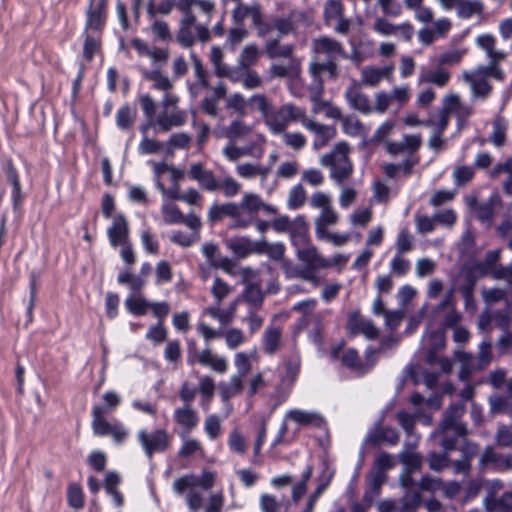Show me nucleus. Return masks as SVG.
Masks as SVG:
<instances>
[{"mask_svg":"<svg viewBox=\"0 0 512 512\" xmlns=\"http://www.w3.org/2000/svg\"><path fill=\"white\" fill-rule=\"evenodd\" d=\"M313 51L315 55L309 65V72L313 85L319 93H322L324 90V75H327L328 80H336L340 74L338 62L346 54L341 42L328 36L315 39L313 41Z\"/></svg>","mask_w":512,"mask_h":512,"instance_id":"nucleus-1","label":"nucleus"},{"mask_svg":"<svg viewBox=\"0 0 512 512\" xmlns=\"http://www.w3.org/2000/svg\"><path fill=\"white\" fill-rule=\"evenodd\" d=\"M109 19V0L88 2L85 10L82 59L91 63L95 56L103 52V36Z\"/></svg>","mask_w":512,"mask_h":512,"instance_id":"nucleus-2","label":"nucleus"},{"mask_svg":"<svg viewBox=\"0 0 512 512\" xmlns=\"http://www.w3.org/2000/svg\"><path fill=\"white\" fill-rule=\"evenodd\" d=\"M215 382L207 375L199 377V386H195L189 381H184L179 390V398L184 405L191 406L195 400L197 392L200 393V406L203 410H208L215 395Z\"/></svg>","mask_w":512,"mask_h":512,"instance_id":"nucleus-3","label":"nucleus"},{"mask_svg":"<svg viewBox=\"0 0 512 512\" xmlns=\"http://www.w3.org/2000/svg\"><path fill=\"white\" fill-rule=\"evenodd\" d=\"M297 259L304 264L302 270V279L313 281L316 278V272L333 265L332 262L322 257L314 245L302 247L296 251Z\"/></svg>","mask_w":512,"mask_h":512,"instance_id":"nucleus-4","label":"nucleus"},{"mask_svg":"<svg viewBox=\"0 0 512 512\" xmlns=\"http://www.w3.org/2000/svg\"><path fill=\"white\" fill-rule=\"evenodd\" d=\"M137 439L149 459L156 453H164L171 442V436L165 429H156L153 432L142 429L138 432Z\"/></svg>","mask_w":512,"mask_h":512,"instance_id":"nucleus-5","label":"nucleus"},{"mask_svg":"<svg viewBox=\"0 0 512 512\" xmlns=\"http://www.w3.org/2000/svg\"><path fill=\"white\" fill-rule=\"evenodd\" d=\"M465 408L461 403L451 404L444 412L440 423L441 432H456V436H465L467 428L464 423L459 422L463 416Z\"/></svg>","mask_w":512,"mask_h":512,"instance_id":"nucleus-6","label":"nucleus"},{"mask_svg":"<svg viewBox=\"0 0 512 512\" xmlns=\"http://www.w3.org/2000/svg\"><path fill=\"white\" fill-rule=\"evenodd\" d=\"M447 308H450V311L445 315L440 324V328L444 331L456 328L462 319L461 314L456 310L453 304V295L451 291L445 295L443 300L433 309L432 313L436 317Z\"/></svg>","mask_w":512,"mask_h":512,"instance_id":"nucleus-7","label":"nucleus"},{"mask_svg":"<svg viewBox=\"0 0 512 512\" xmlns=\"http://www.w3.org/2000/svg\"><path fill=\"white\" fill-rule=\"evenodd\" d=\"M324 166L330 167L331 177L339 183L349 178L353 172V165L350 159H335L334 154H325L321 158Z\"/></svg>","mask_w":512,"mask_h":512,"instance_id":"nucleus-8","label":"nucleus"},{"mask_svg":"<svg viewBox=\"0 0 512 512\" xmlns=\"http://www.w3.org/2000/svg\"><path fill=\"white\" fill-rule=\"evenodd\" d=\"M107 235L113 247L129 243V225L124 214L120 213L114 217L112 225L107 230Z\"/></svg>","mask_w":512,"mask_h":512,"instance_id":"nucleus-9","label":"nucleus"},{"mask_svg":"<svg viewBox=\"0 0 512 512\" xmlns=\"http://www.w3.org/2000/svg\"><path fill=\"white\" fill-rule=\"evenodd\" d=\"M188 177L199 183L200 187L207 191L219 190V181L211 170L205 169L202 163H194L188 171Z\"/></svg>","mask_w":512,"mask_h":512,"instance_id":"nucleus-10","label":"nucleus"},{"mask_svg":"<svg viewBox=\"0 0 512 512\" xmlns=\"http://www.w3.org/2000/svg\"><path fill=\"white\" fill-rule=\"evenodd\" d=\"M348 327L352 334H363L367 339H376L379 331L371 320L365 319L358 311L348 317Z\"/></svg>","mask_w":512,"mask_h":512,"instance_id":"nucleus-11","label":"nucleus"},{"mask_svg":"<svg viewBox=\"0 0 512 512\" xmlns=\"http://www.w3.org/2000/svg\"><path fill=\"white\" fill-rule=\"evenodd\" d=\"M290 241L296 251L302 247L312 245L309 236V227L304 215H298L293 220V226L289 232Z\"/></svg>","mask_w":512,"mask_h":512,"instance_id":"nucleus-12","label":"nucleus"},{"mask_svg":"<svg viewBox=\"0 0 512 512\" xmlns=\"http://www.w3.org/2000/svg\"><path fill=\"white\" fill-rule=\"evenodd\" d=\"M305 128L314 133L313 147L316 150L325 147L337 135L334 126L320 124L313 120L305 123Z\"/></svg>","mask_w":512,"mask_h":512,"instance_id":"nucleus-13","label":"nucleus"},{"mask_svg":"<svg viewBox=\"0 0 512 512\" xmlns=\"http://www.w3.org/2000/svg\"><path fill=\"white\" fill-rule=\"evenodd\" d=\"M259 241H252L248 236H237L229 239L226 246L237 259H245L251 254H257Z\"/></svg>","mask_w":512,"mask_h":512,"instance_id":"nucleus-14","label":"nucleus"},{"mask_svg":"<svg viewBox=\"0 0 512 512\" xmlns=\"http://www.w3.org/2000/svg\"><path fill=\"white\" fill-rule=\"evenodd\" d=\"M4 171L7 181L12 186L11 199L13 209L16 210L24 200V195L21 189L20 175L12 160L7 161Z\"/></svg>","mask_w":512,"mask_h":512,"instance_id":"nucleus-15","label":"nucleus"},{"mask_svg":"<svg viewBox=\"0 0 512 512\" xmlns=\"http://www.w3.org/2000/svg\"><path fill=\"white\" fill-rule=\"evenodd\" d=\"M173 419L183 428L182 436H184V434L191 433L199 423L197 412L188 405L176 408L173 413Z\"/></svg>","mask_w":512,"mask_h":512,"instance_id":"nucleus-16","label":"nucleus"},{"mask_svg":"<svg viewBox=\"0 0 512 512\" xmlns=\"http://www.w3.org/2000/svg\"><path fill=\"white\" fill-rule=\"evenodd\" d=\"M345 98L352 109L357 110L362 114L367 115L373 111L367 95H365L361 91V88L356 84H353L346 89Z\"/></svg>","mask_w":512,"mask_h":512,"instance_id":"nucleus-17","label":"nucleus"},{"mask_svg":"<svg viewBox=\"0 0 512 512\" xmlns=\"http://www.w3.org/2000/svg\"><path fill=\"white\" fill-rule=\"evenodd\" d=\"M107 409L105 406L94 405L92 408V430L94 435L103 437L109 435L113 424L105 419Z\"/></svg>","mask_w":512,"mask_h":512,"instance_id":"nucleus-18","label":"nucleus"},{"mask_svg":"<svg viewBox=\"0 0 512 512\" xmlns=\"http://www.w3.org/2000/svg\"><path fill=\"white\" fill-rule=\"evenodd\" d=\"M231 218L240 217V209L235 203L213 204L208 212V219L212 223L219 222L223 217Z\"/></svg>","mask_w":512,"mask_h":512,"instance_id":"nucleus-19","label":"nucleus"},{"mask_svg":"<svg viewBox=\"0 0 512 512\" xmlns=\"http://www.w3.org/2000/svg\"><path fill=\"white\" fill-rule=\"evenodd\" d=\"M281 329L269 326L262 336V347L265 354L274 355L281 346Z\"/></svg>","mask_w":512,"mask_h":512,"instance_id":"nucleus-20","label":"nucleus"},{"mask_svg":"<svg viewBox=\"0 0 512 512\" xmlns=\"http://www.w3.org/2000/svg\"><path fill=\"white\" fill-rule=\"evenodd\" d=\"M368 442L374 447L382 443L394 446L399 442V433L392 427L380 428L369 435Z\"/></svg>","mask_w":512,"mask_h":512,"instance_id":"nucleus-21","label":"nucleus"},{"mask_svg":"<svg viewBox=\"0 0 512 512\" xmlns=\"http://www.w3.org/2000/svg\"><path fill=\"white\" fill-rule=\"evenodd\" d=\"M256 252L258 255L266 254L270 259L282 262L284 260L285 245L281 242L270 244L266 240H259Z\"/></svg>","mask_w":512,"mask_h":512,"instance_id":"nucleus-22","label":"nucleus"},{"mask_svg":"<svg viewBox=\"0 0 512 512\" xmlns=\"http://www.w3.org/2000/svg\"><path fill=\"white\" fill-rule=\"evenodd\" d=\"M290 417L296 423L304 426L313 425L317 428H321L325 423V420L321 415L302 410L291 411Z\"/></svg>","mask_w":512,"mask_h":512,"instance_id":"nucleus-23","label":"nucleus"},{"mask_svg":"<svg viewBox=\"0 0 512 512\" xmlns=\"http://www.w3.org/2000/svg\"><path fill=\"white\" fill-rule=\"evenodd\" d=\"M143 77L153 82L152 88L159 91H169L173 85L169 78L162 74L159 69L145 70Z\"/></svg>","mask_w":512,"mask_h":512,"instance_id":"nucleus-24","label":"nucleus"},{"mask_svg":"<svg viewBox=\"0 0 512 512\" xmlns=\"http://www.w3.org/2000/svg\"><path fill=\"white\" fill-rule=\"evenodd\" d=\"M279 116H283L288 123L290 121H301L304 127L305 123L312 121L307 118L305 109L293 104L283 105L279 110Z\"/></svg>","mask_w":512,"mask_h":512,"instance_id":"nucleus-25","label":"nucleus"},{"mask_svg":"<svg viewBox=\"0 0 512 512\" xmlns=\"http://www.w3.org/2000/svg\"><path fill=\"white\" fill-rule=\"evenodd\" d=\"M126 310L134 316H144L149 309L150 302L144 297L129 296L124 302Z\"/></svg>","mask_w":512,"mask_h":512,"instance_id":"nucleus-26","label":"nucleus"},{"mask_svg":"<svg viewBox=\"0 0 512 512\" xmlns=\"http://www.w3.org/2000/svg\"><path fill=\"white\" fill-rule=\"evenodd\" d=\"M117 282L121 285H128L134 294L140 293L146 284L141 276L131 274L129 271H121L117 276Z\"/></svg>","mask_w":512,"mask_h":512,"instance_id":"nucleus-27","label":"nucleus"},{"mask_svg":"<svg viewBox=\"0 0 512 512\" xmlns=\"http://www.w3.org/2000/svg\"><path fill=\"white\" fill-rule=\"evenodd\" d=\"M294 51L292 44L281 45L278 39H270L266 43V52L270 58L291 57Z\"/></svg>","mask_w":512,"mask_h":512,"instance_id":"nucleus-28","label":"nucleus"},{"mask_svg":"<svg viewBox=\"0 0 512 512\" xmlns=\"http://www.w3.org/2000/svg\"><path fill=\"white\" fill-rule=\"evenodd\" d=\"M174 7L177 8V0H161L158 4H155L154 0H149L147 16L149 19H153L157 14L168 15Z\"/></svg>","mask_w":512,"mask_h":512,"instance_id":"nucleus-29","label":"nucleus"},{"mask_svg":"<svg viewBox=\"0 0 512 512\" xmlns=\"http://www.w3.org/2000/svg\"><path fill=\"white\" fill-rule=\"evenodd\" d=\"M68 505L76 510L82 509L85 504L83 489L78 483H70L67 487Z\"/></svg>","mask_w":512,"mask_h":512,"instance_id":"nucleus-30","label":"nucleus"},{"mask_svg":"<svg viewBox=\"0 0 512 512\" xmlns=\"http://www.w3.org/2000/svg\"><path fill=\"white\" fill-rule=\"evenodd\" d=\"M39 273L32 271L29 274V303L26 308V317L27 322L31 323L33 321V310L35 307L36 299H37V286H38V280H39Z\"/></svg>","mask_w":512,"mask_h":512,"instance_id":"nucleus-31","label":"nucleus"},{"mask_svg":"<svg viewBox=\"0 0 512 512\" xmlns=\"http://www.w3.org/2000/svg\"><path fill=\"white\" fill-rule=\"evenodd\" d=\"M136 118V112L129 105L121 106L116 112V124L121 130H128L132 127Z\"/></svg>","mask_w":512,"mask_h":512,"instance_id":"nucleus-32","label":"nucleus"},{"mask_svg":"<svg viewBox=\"0 0 512 512\" xmlns=\"http://www.w3.org/2000/svg\"><path fill=\"white\" fill-rule=\"evenodd\" d=\"M451 74L442 67L435 70H430L425 73L422 80L427 83H432L438 87H444L450 81Z\"/></svg>","mask_w":512,"mask_h":512,"instance_id":"nucleus-33","label":"nucleus"},{"mask_svg":"<svg viewBox=\"0 0 512 512\" xmlns=\"http://www.w3.org/2000/svg\"><path fill=\"white\" fill-rule=\"evenodd\" d=\"M507 122L504 117L497 116L493 121V132L491 141L497 147H501L506 142Z\"/></svg>","mask_w":512,"mask_h":512,"instance_id":"nucleus-34","label":"nucleus"},{"mask_svg":"<svg viewBox=\"0 0 512 512\" xmlns=\"http://www.w3.org/2000/svg\"><path fill=\"white\" fill-rule=\"evenodd\" d=\"M446 336L445 331L440 327L429 334L428 337V354L435 355L438 351L445 348Z\"/></svg>","mask_w":512,"mask_h":512,"instance_id":"nucleus-35","label":"nucleus"},{"mask_svg":"<svg viewBox=\"0 0 512 512\" xmlns=\"http://www.w3.org/2000/svg\"><path fill=\"white\" fill-rule=\"evenodd\" d=\"M458 15L463 19H469L476 13H481L483 5L480 1L459 0Z\"/></svg>","mask_w":512,"mask_h":512,"instance_id":"nucleus-36","label":"nucleus"},{"mask_svg":"<svg viewBox=\"0 0 512 512\" xmlns=\"http://www.w3.org/2000/svg\"><path fill=\"white\" fill-rule=\"evenodd\" d=\"M194 0H177V9L183 14L181 25L194 26L196 23V16L192 10Z\"/></svg>","mask_w":512,"mask_h":512,"instance_id":"nucleus-37","label":"nucleus"},{"mask_svg":"<svg viewBox=\"0 0 512 512\" xmlns=\"http://www.w3.org/2000/svg\"><path fill=\"white\" fill-rule=\"evenodd\" d=\"M341 363L343 366L353 371H362L364 368L358 351L354 348H349L343 353Z\"/></svg>","mask_w":512,"mask_h":512,"instance_id":"nucleus-38","label":"nucleus"},{"mask_svg":"<svg viewBox=\"0 0 512 512\" xmlns=\"http://www.w3.org/2000/svg\"><path fill=\"white\" fill-rule=\"evenodd\" d=\"M243 297L246 302L259 308L264 300L262 290L258 284L250 283L246 286Z\"/></svg>","mask_w":512,"mask_h":512,"instance_id":"nucleus-39","label":"nucleus"},{"mask_svg":"<svg viewBox=\"0 0 512 512\" xmlns=\"http://www.w3.org/2000/svg\"><path fill=\"white\" fill-rule=\"evenodd\" d=\"M323 14L326 23L341 18L344 14V5L340 0H328L324 5Z\"/></svg>","mask_w":512,"mask_h":512,"instance_id":"nucleus-40","label":"nucleus"},{"mask_svg":"<svg viewBox=\"0 0 512 512\" xmlns=\"http://www.w3.org/2000/svg\"><path fill=\"white\" fill-rule=\"evenodd\" d=\"M474 272L480 277L491 276L494 279H504L508 276V269H499L497 272L491 270L488 266L485 265L483 261L477 262L471 266Z\"/></svg>","mask_w":512,"mask_h":512,"instance_id":"nucleus-41","label":"nucleus"},{"mask_svg":"<svg viewBox=\"0 0 512 512\" xmlns=\"http://www.w3.org/2000/svg\"><path fill=\"white\" fill-rule=\"evenodd\" d=\"M306 200V191L301 184L295 185L289 192L288 207L296 210L301 208Z\"/></svg>","mask_w":512,"mask_h":512,"instance_id":"nucleus-42","label":"nucleus"},{"mask_svg":"<svg viewBox=\"0 0 512 512\" xmlns=\"http://www.w3.org/2000/svg\"><path fill=\"white\" fill-rule=\"evenodd\" d=\"M162 215L164 222L170 225L182 223L184 220V214L175 204L163 205Z\"/></svg>","mask_w":512,"mask_h":512,"instance_id":"nucleus-43","label":"nucleus"},{"mask_svg":"<svg viewBox=\"0 0 512 512\" xmlns=\"http://www.w3.org/2000/svg\"><path fill=\"white\" fill-rule=\"evenodd\" d=\"M363 128V123L353 116L342 118V131L348 136L357 137L363 132Z\"/></svg>","mask_w":512,"mask_h":512,"instance_id":"nucleus-44","label":"nucleus"},{"mask_svg":"<svg viewBox=\"0 0 512 512\" xmlns=\"http://www.w3.org/2000/svg\"><path fill=\"white\" fill-rule=\"evenodd\" d=\"M332 479V475L328 476L326 479L323 477L319 478V482L314 490V492L310 495L307 504L305 508L302 510V512H312L315 502L317 501L318 497L328 488L330 482Z\"/></svg>","mask_w":512,"mask_h":512,"instance_id":"nucleus-45","label":"nucleus"},{"mask_svg":"<svg viewBox=\"0 0 512 512\" xmlns=\"http://www.w3.org/2000/svg\"><path fill=\"white\" fill-rule=\"evenodd\" d=\"M395 465L393 457L387 452H381L374 460L373 472L386 475V471Z\"/></svg>","mask_w":512,"mask_h":512,"instance_id":"nucleus-46","label":"nucleus"},{"mask_svg":"<svg viewBox=\"0 0 512 512\" xmlns=\"http://www.w3.org/2000/svg\"><path fill=\"white\" fill-rule=\"evenodd\" d=\"M168 335L167 328L163 323H157L149 327L146 333V339L150 340L154 345H159L166 341Z\"/></svg>","mask_w":512,"mask_h":512,"instance_id":"nucleus-47","label":"nucleus"},{"mask_svg":"<svg viewBox=\"0 0 512 512\" xmlns=\"http://www.w3.org/2000/svg\"><path fill=\"white\" fill-rule=\"evenodd\" d=\"M151 32L155 39L162 42H169L172 40V34L167 22L162 20H155L151 25Z\"/></svg>","mask_w":512,"mask_h":512,"instance_id":"nucleus-48","label":"nucleus"},{"mask_svg":"<svg viewBox=\"0 0 512 512\" xmlns=\"http://www.w3.org/2000/svg\"><path fill=\"white\" fill-rule=\"evenodd\" d=\"M156 284L169 283L173 279V272L170 263L166 260H161L156 265Z\"/></svg>","mask_w":512,"mask_h":512,"instance_id":"nucleus-49","label":"nucleus"},{"mask_svg":"<svg viewBox=\"0 0 512 512\" xmlns=\"http://www.w3.org/2000/svg\"><path fill=\"white\" fill-rule=\"evenodd\" d=\"M414 247L413 244V237L408 231V229H402L398 236L396 241V250L397 254L401 255L407 252H410Z\"/></svg>","mask_w":512,"mask_h":512,"instance_id":"nucleus-50","label":"nucleus"},{"mask_svg":"<svg viewBox=\"0 0 512 512\" xmlns=\"http://www.w3.org/2000/svg\"><path fill=\"white\" fill-rule=\"evenodd\" d=\"M228 446L232 452L237 454H244L247 449V444L244 436L237 430H233L228 438Z\"/></svg>","mask_w":512,"mask_h":512,"instance_id":"nucleus-51","label":"nucleus"},{"mask_svg":"<svg viewBox=\"0 0 512 512\" xmlns=\"http://www.w3.org/2000/svg\"><path fill=\"white\" fill-rule=\"evenodd\" d=\"M120 303L119 295L115 292H107L105 297V311L109 319H115L118 316V306Z\"/></svg>","mask_w":512,"mask_h":512,"instance_id":"nucleus-52","label":"nucleus"},{"mask_svg":"<svg viewBox=\"0 0 512 512\" xmlns=\"http://www.w3.org/2000/svg\"><path fill=\"white\" fill-rule=\"evenodd\" d=\"M204 430L210 439H216L221 433L220 419L216 414L208 415L204 422Z\"/></svg>","mask_w":512,"mask_h":512,"instance_id":"nucleus-53","label":"nucleus"},{"mask_svg":"<svg viewBox=\"0 0 512 512\" xmlns=\"http://www.w3.org/2000/svg\"><path fill=\"white\" fill-rule=\"evenodd\" d=\"M234 307L229 310H222L219 305L207 308L206 312L212 318L217 319L221 324L227 325L232 321Z\"/></svg>","mask_w":512,"mask_h":512,"instance_id":"nucleus-54","label":"nucleus"},{"mask_svg":"<svg viewBox=\"0 0 512 512\" xmlns=\"http://www.w3.org/2000/svg\"><path fill=\"white\" fill-rule=\"evenodd\" d=\"M181 352L179 340H170L164 349V358L170 363H176L181 358Z\"/></svg>","mask_w":512,"mask_h":512,"instance_id":"nucleus-55","label":"nucleus"},{"mask_svg":"<svg viewBox=\"0 0 512 512\" xmlns=\"http://www.w3.org/2000/svg\"><path fill=\"white\" fill-rule=\"evenodd\" d=\"M453 176L455 184L457 186H463L473 179L474 170L470 166H459L454 170Z\"/></svg>","mask_w":512,"mask_h":512,"instance_id":"nucleus-56","label":"nucleus"},{"mask_svg":"<svg viewBox=\"0 0 512 512\" xmlns=\"http://www.w3.org/2000/svg\"><path fill=\"white\" fill-rule=\"evenodd\" d=\"M462 453L464 461L458 462L457 468L459 470L470 467V460L478 453V445L475 443L465 441L462 447Z\"/></svg>","mask_w":512,"mask_h":512,"instance_id":"nucleus-57","label":"nucleus"},{"mask_svg":"<svg viewBox=\"0 0 512 512\" xmlns=\"http://www.w3.org/2000/svg\"><path fill=\"white\" fill-rule=\"evenodd\" d=\"M384 77V70L375 67H366L362 71V78L366 84L376 86Z\"/></svg>","mask_w":512,"mask_h":512,"instance_id":"nucleus-58","label":"nucleus"},{"mask_svg":"<svg viewBox=\"0 0 512 512\" xmlns=\"http://www.w3.org/2000/svg\"><path fill=\"white\" fill-rule=\"evenodd\" d=\"M88 465L96 472L104 471L107 463V457L102 451H93L87 459Z\"/></svg>","mask_w":512,"mask_h":512,"instance_id":"nucleus-59","label":"nucleus"},{"mask_svg":"<svg viewBox=\"0 0 512 512\" xmlns=\"http://www.w3.org/2000/svg\"><path fill=\"white\" fill-rule=\"evenodd\" d=\"M149 308L152 310L153 316L158 319L157 323L164 324L165 319L167 318V316L170 312L169 303L166 301L150 302Z\"/></svg>","mask_w":512,"mask_h":512,"instance_id":"nucleus-60","label":"nucleus"},{"mask_svg":"<svg viewBox=\"0 0 512 512\" xmlns=\"http://www.w3.org/2000/svg\"><path fill=\"white\" fill-rule=\"evenodd\" d=\"M251 6L244 4L242 1L237 2L236 7L232 11V21L236 26H243L244 20L249 17Z\"/></svg>","mask_w":512,"mask_h":512,"instance_id":"nucleus-61","label":"nucleus"},{"mask_svg":"<svg viewBox=\"0 0 512 512\" xmlns=\"http://www.w3.org/2000/svg\"><path fill=\"white\" fill-rule=\"evenodd\" d=\"M477 44L484 49L492 58H496L498 53L495 51L496 39L491 34H483L477 37Z\"/></svg>","mask_w":512,"mask_h":512,"instance_id":"nucleus-62","label":"nucleus"},{"mask_svg":"<svg viewBox=\"0 0 512 512\" xmlns=\"http://www.w3.org/2000/svg\"><path fill=\"white\" fill-rule=\"evenodd\" d=\"M226 344L229 349H236L244 343V335L240 329L232 328L225 333Z\"/></svg>","mask_w":512,"mask_h":512,"instance_id":"nucleus-63","label":"nucleus"},{"mask_svg":"<svg viewBox=\"0 0 512 512\" xmlns=\"http://www.w3.org/2000/svg\"><path fill=\"white\" fill-rule=\"evenodd\" d=\"M258 59V48L256 45H247L241 55L240 64L243 67H249L253 65Z\"/></svg>","mask_w":512,"mask_h":512,"instance_id":"nucleus-64","label":"nucleus"}]
</instances>
